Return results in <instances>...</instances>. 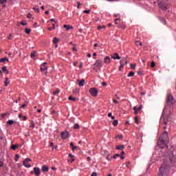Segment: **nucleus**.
Wrapping results in <instances>:
<instances>
[{
	"mask_svg": "<svg viewBox=\"0 0 176 176\" xmlns=\"http://www.w3.org/2000/svg\"><path fill=\"white\" fill-rule=\"evenodd\" d=\"M70 146H71L72 151H75V150L78 149V147L74 145V142L70 143Z\"/></svg>",
	"mask_w": 176,
	"mask_h": 176,
	"instance_id": "19",
	"label": "nucleus"
},
{
	"mask_svg": "<svg viewBox=\"0 0 176 176\" xmlns=\"http://www.w3.org/2000/svg\"><path fill=\"white\" fill-rule=\"evenodd\" d=\"M41 170H42V171L47 172V171H49V166L44 165L42 166Z\"/></svg>",
	"mask_w": 176,
	"mask_h": 176,
	"instance_id": "15",
	"label": "nucleus"
},
{
	"mask_svg": "<svg viewBox=\"0 0 176 176\" xmlns=\"http://www.w3.org/2000/svg\"><path fill=\"white\" fill-rule=\"evenodd\" d=\"M25 162H31V159H30V158H26L25 160H24Z\"/></svg>",
	"mask_w": 176,
	"mask_h": 176,
	"instance_id": "54",
	"label": "nucleus"
},
{
	"mask_svg": "<svg viewBox=\"0 0 176 176\" xmlns=\"http://www.w3.org/2000/svg\"><path fill=\"white\" fill-rule=\"evenodd\" d=\"M19 159H20V156L19 154L15 155V162H19Z\"/></svg>",
	"mask_w": 176,
	"mask_h": 176,
	"instance_id": "36",
	"label": "nucleus"
},
{
	"mask_svg": "<svg viewBox=\"0 0 176 176\" xmlns=\"http://www.w3.org/2000/svg\"><path fill=\"white\" fill-rule=\"evenodd\" d=\"M91 176H97V173H92Z\"/></svg>",
	"mask_w": 176,
	"mask_h": 176,
	"instance_id": "59",
	"label": "nucleus"
},
{
	"mask_svg": "<svg viewBox=\"0 0 176 176\" xmlns=\"http://www.w3.org/2000/svg\"><path fill=\"white\" fill-rule=\"evenodd\" d=\"M36 56V51H34L33 52L31 53L30 56L31 57H35Z\"/></svg>",
	"mask_w": 176,
	"mask_h": 176,
	"instance_id": "33",
	"label": "nucleus"
},
{
	"mask_svg": "<svg viewBox=\"0 0 176 176\" xmlns=\"http://www.w3.org/2000/svg\"><path fill=\"white\" fill-rule=\"evenodd\" d=\"M94 65H95V67H97L98 68H102V60H96Z\"/></svg>",
	"mask_w": 176,
	"mask_h": 176,
	"instance_id": "9",
	"label": "nucleus"
},
{
	"mask_svg": "<svg viewBox=\"0 0 176 176\" xmlns=\"http://www.w3.org/2000/svg\"><path fill=\"white\" fill-rule=\"evenodd\" d=\"M25 32L28 34H30L31 33V29L25 28Z\"/></svg>",
	"mask_w": 176,
	"mask_h": 176,
	"instance_id": "28",
	"label": "nucleus"
},
{
	"mask_svg": "<svg viewBox=\"0 0 176 176\" xmlns=\"http://www.w3.org/2000/svg\"><path fill=\"white\" fill-rule=\"evenodd\" d=\"M60 138H62V140H67V138H69V133L67 131L61 132Z\"/></svg>",
	"mask_w": 176,
	"mask_h": 176,
	"instance_id": "7",
	"label": "nucleus"
},
{
	"mask_svg": "<svg viewBox=\"0 0 176 176\" xmlns=\"http://www.w3.org/2000/svg\"><path fill=\"white\" fill-rule=\"evenodd\" d=\"M112 155H109L107 157V160H112Z\"/></svg>",
	"mask_w": 176,
	"mask_h": 176,
	"instance_id": "43",
	"label": "nucleus"
},
{
	"mask_svg": "<svg viewBox=\"0 0 176 176\" xmlns=\"http://www.w3.org/2000/svg\"><path fill=\"white\" fill-rule=\"evenodd\" d=\"M135 123H137V124H138L139 122H138V117H135Z\"/></svg>",
	"mask_w": 176,
	"mask_h": 176,
	"instance_id": "48",
	"label": "nucleus"
},
{
	"mask_svg": "<svg viewBox=\"0 0 176 176\" xmlns=\"http://www.w3.org/2000/svg\"><path fill=\"white\" fill-rule=\"evenodd\" d=\"M77 82L78 83V86H80V87H82L84 86V84H85V79H82L81 80H77Z\"/></svg>",
	"mask_w": 176,
	"mask_h": 176,
	"instance_id": "12",
	"label": "nucleus"
},
{
	"mask_svg": "<svg viewBox=\"0 0 176 176\" xmlns=\"http://www.w3.org/2000/svg\"><path fill=\"white\" fill-rule=\"evenodd\" d=\"M23 120H27V116L22 117Z\"/></svg>",
	"mask_w": 176,
	"mask_h": 176,
	"instance_id": "62",
	"label": "nucleus"
},
{
	"mask_svg": "<svg viewBox=\"0 0 176 176\" xmlns=\"http://www.w3.org/2000/svg\"><path fill=\"white\" fill-rule=\"evenodd\" d=\"M53 21H54L55 23H57V21H54V19H50L51 23H53Z\"/></svg>",
	"mask_w": 176,
	"mask_h": 176,
	"instance_id": "55",
	"label": "nucleus"
},
{
	"mask_svg": "<svg viewBox=\"0 0 176 176\" xmlns=\"http://www.w3.org/2000/svg\"><path fill=\"white\" fill-rule=\"evenodd\" d=\"M8 124H9L10 126H12V124H13V123H14V121H13L12 120H9L7 122Z\"/></svg>",
	"mask_w": 176,
	"mask_h": 176,
	"instance_id": "26",
	"label": "nucleus"
},
{
	"mask_svg": "<svg viewBox=\"0 0 176 176\" xmlns=\"http://www.w3.org/2000/svg\"><path fill=\"white\" fill-rule=\"evenodd\" d=\"M60 91H61L60 89H57L56 91H54V96H57V94H58Z\"/></svg>",
	"mask_w": 176,
	"mask_h": 176,
	"instance_id": "31",
	"label": "nucleus"
},
{
	"mask_svg": "<svg viewBox=\"0 0 176 176\" xmlns=\"http://www.w3.org/2000/svg\"><path fill=\"white\" fill-rule=\"evenodd\" d=\"M176 164L175 157L171 156L164 161L159 170V176H170L171 164Z\"/></svg>",
	"mask_w": 176,
	"mask_h": 176,
	"instance_id": "1",
	"label": "nucleus"
},
{
	"mask_svg": "<svg viewBox=\"0 0 176 176\" xmlns=\"http://www.w3.org/2000/svg\"><path fill=\"white\" fill-rule=\"evenodd\" d=\"M84 13L89 14V13H90V10H84Z\"/></svg>",
	"mask_w": 176,
	"mask_h": 176,
	"instance_id": "52",
	"label": "nucleus"
},
{
	"mask_svg": "<svg viewBox=\"0 0 176 176\" xmlns=\"http://www.w3.org/2000/svg\"><path fill=\"white\" fill-rule=\"evenodd\" d=\"M168 122H170V116H166L164 117L163 118V124H165V126H167L168 124Z\"/></svg>",
	"mask_w": 176,
	"mask_h": 176,
	"instance_id": "10",
	"label": "nucleus"
},
{
	"mask_svg": "<svg viewBox=\"0 0 176 176\" xmlns=\"http://www.w3.org/2000/svg\"><path fill=\"white\" fill-rule=\"evenodd\" d=\"M33 10H35V12H36L37 13H39L40 12L39 8L38 7H34Z\"/></svg>",
	"mask_w": 176,
	"mask_h": 176,
	"instance_id": "32",
	"label": "nucleus"
},
{
	"mask_svg": "<svg viewBox=\"0 0 176 176\" xmlns=\"http://www.w3.org/2000/svg\"><path fill=\"white\" fill-rule=\"evenodd\" d=\"M111 116H112V113H109L108 117H109V118H111Z\"/></svg>",
	"mask_w": 176,
	"mask_h": 176,
	"instance_id": "63",
	"label": "nucleus"
},
{
	"mask_svg": "<svg viewBox=\"0 0 176 176\" xmlns=\"http://www.w3.org/2000/svg\"><path fill=\"white\" fill-rule=\"evenodd\" d=\"M160 21H161L162 24L166 25V19H164V18L160 17Z\"/></svg>",
	"mask_w": 176,
	"mask_h": 176,
	"instance_id": "25",
	"label": "nucleus"
},
{
	"mask_svg": "<svg viewBox=\"0 0 176 176\" xmlns=\"http://www.w3.org/2000/svg\"><path fill=\"white\" fill-rule=\"evenodd\" d=\"M6 61H9V58H2L0 59V63H3V64H5V63H6Z\"/></svg>",
	"mask_w": 176,
	"mask_h": 176,
	"instance_id": "18",
	"label": "nucleus"
},
{
	"mask_svg": "<svg viewBox=\"0 0 176 176\" xmlns=\"http://www.w3.org/2000/svg\"><path fill=\"white\" fill-rule=\"evenodd\" d=\"M51 170H53L54 171H56V170H57V168L54 167V166H52L51 168Z\"/></svg>",
	"mask_w": 176,
	"mask_h": 176,
	"instance_id": "53",
	"label": "nucleus"
},
{
	"mask_svg": "<svg viewBox=\"0 0 176 176\" xmlns=\"http://www.w3.org/2000/svg\"><path fill=\"white\" fill-rule=\"evenodd\" d=\"M111 58L113 60H120L121 58L118 53H115L111 56Z\"/></svg>",
	"mask_w": 176,
	"mask_h": 176,
	"instance_id": "11",
	"label": "nucleus"
},
{
	"mask_svg": "<svg viewBox=\"0 0 176 176\" xmlns=\"http://www.w3.org/2000/svg\"><path fill=\"white\" fill-rule=\"evenodd\" d=\"M135 67H136L135 64H131V67L132 69H135Z\"/></svg>",
	"mask_w": 176,
	"mask_h": 176,
	"instance_id": "47",
	"label": "nucleus"
},
{
	"mask_svg": "<svg viewBox=\"0 0 176 176\" xmlns=\"http://www.w3.org/2000/svg\"><path fill=\"white\" fill-rule=\"evenodd\" d=\"M174 102V97L171 96L170 94H168L166 96V103L168 105H173V103Z\"/></svg>",
	"mask_w": 176,
	"mask_h": 176,
	"instance_id": "3",
	"label": "nucleus"
},
{
	"mask_svg": "<svg viewBox=\"0 0 176 176\" xmlns=\"http://www.w3.org/2000/svg\"><path fill=\"white\" fill-rule=\"evenodd\" d=\"M105 28H106L105 25H99V26H98V30L99 31H101V30H105Z\"/></svg>",
	"mask_w": 176,
	"mask_h": 176,
	"instance_id": "23",
	"label": "nucleus"
},
{
	"mask_svg": "<svg viewBox=\"0 0 176 176\" xmlns=\"http://www.w3.org/2000/svg\"><path fill=\"white\" fill-rule=\"evenodd\" d=\"M141 109H142V105H140L139 107L137 108L138 111H141Z\"/></svg>",
	"mask_w": 176,
	"mask_h": 176,
	"instance_id": "51",
	"label": "nucleus"
},
{
	"mask_svg": "<svg viewBox=\"0 0 176 176\" xmlns=\"http://www.w3.org/2000/svg\"><path fill=\"white\" fill-rule=\"evenodd\" d=\"M124 148V145L121 144V145H118L116 147V149L118 150V151H122V149Z\"/></svg>",
	"mask_w": 176,
	"mask_h": 176,
	"instance_id": "17",
	"label": "nucleus"
},
{
	"mask_svg": "<svg viewBox=\"0 0 176 176\" xmlns=\"http://www.w3.org/2000/svg\"><path fill=\"white\" fill-rule=\"evenodd\" d=\"M56 28V25L54 23L52 24V28H49L48 31H52V30H54Z\"/></svg>",
	"mask_w": 176,
	"mask_h": 176,
	"instance_id": "29",
	"label": "nucleus"
},
{
	"mask_svg": "<svg viewBox=\"0 0 176 176\" xmlns=\"http://www.w3.org/2000/svg\"><path fill=\"white\" fill-rule=\"evenodd\" d=\"M102 86H107V82H103L102 83Z\"/></svg>",
	"mask_w": 176,
	"mask_h": 176,
	"instance_id": "64",
	"label": "nucleus"
},
{
	"mask_svg": "<svg viewBox=\"0 0 176 176\" xmlns=\"http://www.w3.org/2000/svg\"><path fill=\"white\" fill-rule=\"evenodd\" d=\"M116 138H119L120 140H122L123 139V135H118L116 136Z\"/></svg>",
	"mask_w": 176,
	"mask_h": 176,
	"instance_id": "42",
	"label": "nucleus"
},
{
	"mask_svg": "<svg viewBox=\"0 0 176 176\" xmlns=\"http://www.w3.org/2000/svg\"><path fill=\"white\" fill-rule=\"evenodd\" d=\"M113 159H116V157H120V154H116L113 155Z\"/></svg>",
	"mask_w": 176,
	"mask_h": 176,
	"instance_id": "44",
	"label": "nucleus"
},
{
	"mask_svg": "<svg viewBox=\"0 0 176 176\" xmlns=\"http://www.w3.org/2000/svg\"><path fill=\"white\" fill-rule=\"evenodd\" d=\"M57 42H60V40L56 37L54 38L53 43H57Z\"/></svg>",
	"mask_w": 176,
	"mask_h": 176,
	"instance_id": "30",
	"label": "nucleus"
},
{
	"mask_svg": "<svg viewBox=\"0 0 176 176\" xmlns=\"http://www.w3.org/2000/svg\"><path fill=\"white\" fill-rule=\"evenodd\" d=\"M141 96H145V94H146V93L145 91L141 92Z\"/></svg>",
	"mask_w": 176,
	"mask_h": 176,
	"instance_id": "61",
	"label": "nucleus"
},
{
	"mask_svg": "<svg viewBox=\"0 0 176 176\" xmlns=\"http://www.w3.org/2000/svg\"><path fill=\"white\" fill-rule=\"evenodd\" d=\"M160 138L161 140L166 141V142H168L169 138H168V133L167 132V131H165L162 133V137Z\"/></svg>",
	"mask_w": 176,
	"mask_h": 176,
	"instance_id": "6",
	"label": "nucleus"
},
{
	"mask_svg": "<svg viewBox=\"0 0 176 176\" xmlns=\"http://www.w3.org/2000/svg\"><path fill=\"white\" fill-rule=\"evenodd\" d=\"M30 174L32 175L34 174L36 176L41 175V169L38 167H34L33 170L30 172Z\"/></svg>",
	"mask_w": 176,
	"mask_h": 176,
	"instance_id": "4",
	"label": "nucleus"
},
{
	"mask_svg": "<svg viewBox=\"0 0 176 176\" xmlns=\"http://www.w3.org/2000/svg\"><path fill=\"white\" fill-rule=\"evenodd\" d=\"M135 44L137 45V46H138V45H140V46H142V43L139 41H135Z\"/></svg>",
	"mask_w": 176,
	"mask_h": 176,
	"instance_id": "45",
	"label": "nucleus"
},
{
	"mask_svg": "<svg viewBox=\"0 0 176 176\" xmlns=\"http://www.w3.org/2000/svg\"><path fill=\"white\" fill-rule=\"evenodd\" d=\"M4 83H5V86L6 87H8L9 83H10V81L9 80V78H6V80L4 81Z\"/></svg>",
	"mask_w": 176,
	"mask_h": 176,
	"instance_id": "20",
	"label": "nucleus"
},
{
	"mask_svg": "<svg viewBox=\"0 0 176 176\" xmlns=\"http://www.w3.org/2000/svg\"><path fill=\"white\" fill-rule=\"evenodd\" d=\"M118 123H119V122L118 121V120H115L113 122V126H114L115 127H116V126H118Z\"/></svg>",
	"mask_w": 176,
	"mask_h": 176,
	"instance_id": "27",
	"label": "nucleus"
},
{
	"mask_svg": "<svg viewBox=\"0 0 176 176\" xmlns=\"http://www.w3.org/2000/svg\"><path fill=\"white\" fill-rule=\"evenodd\" d=\"M104 63L105 64H109L111 63V58L109 56H106L104 59Z\"/></svg>",
	"mask_w": 176,
	"mask_h": 176,
	"instance_id": "13",
	"label": "nucleus"
},
{
	"mask_svg": "<svg viewBox=\"0 0 176 176\" xmlns=\"http://www.w3.org/2000/svg\"><path fill=\"white\" fill-rule=\"evenodd\" d=\"M25 107H27V104H23L21 106V108H25Z\"/></svg>",
	"mask_w": 176,
	"mask_h": 176,
	"instance_id": "58",
	"label": "nucleus"
},
{
	"mask_svg": "<svg viewBox=\"0 0 176 176\" xmlns=\"http://www.w3.org/2000/svg\"><path fill=\"white\" fill-rule=\"evenodd\" d=\"M74 128L76 129H79L80 126L78 125V124H75Z\"/></svg>",
	"mask_w": 176,
	"mask_h": 176,
	"instance_id": "37",
	"label": "nucleus"
},
{
	"mask_svg": "<svg viewBox=\"0 0 176 176\" xmlns=\"http://www.w3.org/2000/svg\"><path fill=\"white\" fill-rule=\"evenodd\" d=\"M77 5L78 9H80V6H82V4L80 2H77Z\"/></svg>",
	"mask_w": 176,
	"mask_h": 176,
	"instance_id": "49",
	"label": "nucleus"
},
{
	"mask_svg": "<svg viewBox=\"0 0 176 176\" xmlns=\"http://www.w3.org/2000/svg\"><path fill=\"white\" fill-rule=\"evenodd\" d=\"M23 166L27 167V168H30V167H31V164H30V163H28L27 161H23Z\"/></svg>",
	"mask_w": 176,
	"mask_h": 176,
	"instance_id": "16",
	"label": "nucleus"
},
{
	"mask_svg": "<svg viewBox=\"0 0 176 176\" xmlns=\"http://www.w3.org/2000/svg\"><path fill=\"white\" fill-rule=\"evenodd\" d=\"M79 91V89H76L74 91V93L76 94Z\"/></svg>",
	"mask_w": 176,
	"mask_h": 176,
	"instance_id": "60",
	"label": "nucleus"
},
{
	"mask_svg": "<svg viewBox=\"0 0 176 176\" xmlns=\"http://www.w3.org/2000/svg\"><path fill=\"white\" fill-rule=\"evenodd\" d=\"M113 102H115L116 104H118L119 102L118 100H116V99H113Z\"/></svg>",
	"mask_w": 176,
	"mask_h": 176,
	"instance_id": "57",
	"label": "nucleus"
},
{
	"mask_svg": "<svg viewBox=\"0 0 176 176\" xmlns=\"http://www.w3.org/2000/svg\"><path fill=\"white\" fill-rule=\"evenodd\" d=\"M133 111H135V115H138V110L137 109V107H133Z\"/></svg>",
	"mask_w": 176,
	"mask_h": 176,
	"instance_id": "35",
	"label": "nucleus"
},
{
	"mask_svg": "<svg viewBox=\"0 0 176 176\" xmlns=\"http://www.w3.org/2000/svg\"><path fill=\"white\" fill-rule=\"evenodd\" d=\"M120 66L119 67L120 71H122V68H124V65H123V60L120 61Z\"/></svg>",
	"mask_w": 176,
	"mask_h": 176,
	"instance_id": "22",
	"label": "nucleus"
},
{
	"mask_svg": "<svg viewBox=\"0 0 176 176\" xmlns=\"http://www.w3.org/2000/svg\"><path fill=\"white\" fill-rule=\"evenodd\" d=\"M19 146V144H13L11 146V149H12V151H16L17 149Z\"/></svg>",
	"mask_w": 176,
	"mask_h": 176,
	"instance_id": "21",
	"label": "nucleus"
},
{
	"mask_svg": "<svg viewBox=\"0 0 176 176\" xmlns=\"http://www.w3.org/2000/svg\"><path fill=\"white\" fill-rule=\"evenodd\" d=\"M63 27L67 30V31H69V30H74V27L69 25H64Z\"/></svg>",
	"mask_w": 176,
	"mask_h": 176,
	"instance_id": "14",
	"label": "nucleus"
},
{
	"mask_svg": "<svg viewBox=\"0 0 176 176\" xmlns=\"http://www.w3.org/2000/svg\"><path fill=\"white\" fill-rule=\"evenodd\" d=\"M120 61H122V64H123V65H124V62L126 61V59H124V58H122L121 60H120Z\"/></svg>",
	"mask_w": 176,
	"mask_h": 176,
	"instance_id": "56",
	"label": "nucleus"
},
{
	"mask_svg": "<svg viewBox=\"0 0 176 176\" xmlns=\"http://www.w3.org/2000/svg\"><path fill=\"white\" fill-rule=\"evenodd\" d=\"M134 76V72H130L128 74V77Z\"/></svg>",
	"mask_w": 176,
	"mask_h": 176,
	"instance_id": "39",
	"label": "nucleus"
},
{
	"mask_svg": "<svg viewBox=\"0 0 176 176\" xmlns=\"http://www.w3.org/2000/svg\"><path fill=\"white\" fill-rule=\"evenodd\" d=\"M41 71H47V67L43 66L41 67Z\"/></svg>",
	"mask_w": 176,
	"mask_h": 176,
	"instance_id": "38",
	"label": "nucleus"
},
{
	"mask_svg": "<svg viewBox=\"0 0 176 176\" xmlns=\"http://www.w3.org/2000/svg\"><path fill=\"white\" fill-rule=\"evenodd\" d=\"M70 101H76V98H74L72 96H69V98H68Z\"/></svg>",
	"mask_w": 176,
	"mask_h": 176,
	"instance_id": "34",
	"label": "nucleus"
},
{
	"mask_svg": "<svg viewBox=\"0 0 176 176\" xmlns=\"http://www.w3.org/2000/svg\"><path fill=\"white\" fill-rule=\"evenodd\" d=\"M155 65V62L152 61L151 62V68H154Z\"/></svg>",
	"mask_w": 176,
	"mask_h": 176,
	"instance_id": "50",
	"label": "nucleus"
},
{
	"mask_svg": "<svg viewBox=\"0 0 176 176\" xmlns=\"http://www.w3.org/2000/svg\"><path fill=\"white\" fill-rule=\"evenodd\" d=\"M7 67L6 66H3V67H2V71H3V72H6L8 69H7Z\"/></svg>",
	"mask_w": 176,
	"mask_h": 176,
	"instance_id": "41",
	"label": "nucleus"
},
{
	"mask_svg": "<svg viewBox=\"0 0 176 176\" xmlns=\"http://www.w3.org/2000/svg\"><path fill=\"white\" fill-rule=\"evenodd\" d=\"M89 93L91 94L94 97H97V94H98V91L96 88H91L89 89Z\"/></svg>",
	"mask_w": 176,
	"mask_h": 176,
	"instance_id": "8",
	"label": "nucleus"
},
{
	"mask_svg": "<svg viewBox=\"0 0 176 176\" xmlns=\"http://www.w3.org/2000/svg\"><path fill=\"white\" fill-rule=\"evenodd\" d=\"M158 5L163 10H167L170 8V6L164 2H160Z\"/></svg>",
	"mask_w": 176,
	"mask_h": 176,
	"instance_id": "5",
	"label": "nucleus"
},
{
	"mask_svg": "<svg viewBox=\"0 0 176 176\" xmlns=\"http://www.w3.org/2000/svg\"><path fill=\"white\" fill-rule=\"evenodd\" d=\"M8 2V0H0V3L1 5H3V3H6Z\"/></svg>",
	"mask_w": 176,
	"mask_h": 176,
	"instance_id": "40",
	"label": "nucleus"
},
{
	"mask_svg": "<svg viewBox=\"0 0 176 176\" xmlns=\"http://www.w3.org/2000/svg\"><path fill=\"white\" fill-rule=\"evenodd\" d=\"M167 142H166V140H162V138H159V141L157 142V145L158 146H160V148H168V146H167Z\"/></svg>",
	"mask_w": 176,
	"mask_h": 176,
	"instance_id": "2",
	"label": "nucleus"
},
{
	"mask_svg": "<svg viewBox=\"0 0 176 176\" xmlns=\"http://www.w3.org/2000/svg\"><path fill=\"white\" fill-rule=\"evenodd\" d=\"M20 24H21V25H27V23H25V21H22Z\"/></svg>",
	"mask_w": 176,
	"mask_h": 176,
	"instance_id": "46",
	"label": "nucleus"
},
{
	"mask_svg": "<svg viewBox=\"0 0 176 176\" xmlns=\"http://www.w3.org/2000/svg\"><path fill=\"white\" fill-rule=\"evenodd\" d=\"M29 127H30V129H34V128H35V123H34V122L32 121V122H30V124Z\"/></svg>",
	"mask_w": 176,
	"mask_h": 176,
	"instance_id": "24",
	"label": "nucleus"
}]
</instances>
